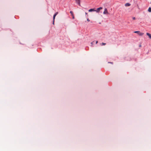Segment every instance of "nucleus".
<instances>
[{"label": "nucleus", "instance_id": "1", "mask_svg": "<svg viewBox=\"0 0 151 151\" xmlns=\"http://www.w3.org/2000/svg\"><path fill=\"white\" fill-rule=\"evenodd\" d=\"M134 33H137L140 36H142L143 35L144 33H142V32H140V31H134Z\"/></svg>", "mask_w": 151, "mask_h": 151}, {"label": "nucleus", "instance_id": "2", "mask_svg": "<svg viewBox=\"0 0 151 151\" xmlns=\"http://www.w3.org/2000/svg\"><path fill=\"white\" fill-rule=\"evenodd\" d=\"M103 14H109V13L108 12L107 9L106 8H105L104 9V10L103 12Z\"/></svg>", "mask_w": 151, "mask_h": 151}, {"label": "nucleus", "instance_id": "3", "mask_svg": "<svg viewBox=\"0 0 151 151\" xmlns=\"http://www.w3.org/2000/svg\"><path fill=\"white\" fill-rule=\"evenodd\" d=\"M103 8L102 7H100L99 8H98L96 10H95V11L97 13H99V11L100 10L102 9Z\"/></svg>", "mask_w": 151, "mask_h": 151}, {"label": "nucleus", "instance_id": "4", "mask_svg": "<svg viewBox=\"0 0 151 151\" xmlns=\"http://www.w3.org/2000/svg\"><path fill=\"white\" fill-rule=\"evenodd\" d=\"M76 1V2L77 3L78 5H80V0H75Z\"/></svg>", "mask_w": 151, "mask_h": 151}, {"label": "nucleus", "instance_id": "5", "mask_svg": "<svg viewBox=\"0 0 151 151\" xmlns=\"http://www.w3.org/2000/svg\"><path fill=\"white\" fill-rule=\"evenodd\" d=\"M146 35H147L148 36L150 39H151V34L148 33H147Z\"/></svg>", "mask_w": 151, "mask_h": 151}, {"label": "nucleus", "instance_id": "6", "mask_svg": "<svg viewBox=\"0 0 151 151\" xmlns=\"http://www.w3.org/2000/svg\"><path fill=\"white\" fill-rule=\"evenodd\" d=\"M95 10L94 9H91L88 10L89 12H91L92 11H95Z\"/></svg>", "mask_w": 151, "mask_h": 151}, {"label": "nucleus", "instance_id": "7", "mask_svg": "<svg viewBox=\"0 0 151 151\" xmlns=\"http://www.w3.org/2000/svg\"><path fill=\"white\" fill-rule=\"evenodd\" d=\"M130 5H131V4L129 3H127L125 5L126 6H130Z\"/></svg>", "mask_w": 151, "mask_h": 151}, {"label": "nucleus", "instance_id": "8", "mask_svg": "<svg viewBox=\"0 0 151 151\" xmlns=\"http://www.w3.org/2000/svg\"><path fill=\"white\" fill-rule=\"evenodd\" d=\"M148 11L149 12H151V8L149 7L148 9Z\"/></svg>", "mask_w": 151, "mask_h": 151}, {"label": "nucleus", "instance_id": "9", "mask_svg": "<svg viewBox=\"0 0 151 151\" xmlns=\"http://www.w3.org/2000/svg\"><path fill=\"white\" fill-rule=\"evenodd\" d=\"M70 13L71 14V15H73V12L72 11H70Z\"/></svg>", "mask_w": 151, "mask_h": 151}, {"label": "nucleus", "instance_id": "10", "mask_svg": "<svg viewBox=\"0 0 151 151\" xmlns=\"http://www.w3.org/2000/svg\"><path fill=\"white\" fill-rule=\"evenodd\" d=\"M106 45V43H103V42L101 44V45Z\"/></svg>", "mask_w": 151, "mask_h": 151}, {"label": "nucleus", "instance_id": "11", "mask_svg": "<svg viewBox=\"0 0 151 151\" xmlns=\"http://www.w3.org/2000/svg\"><path fill=\"white\" fill-rule=\"evenodd\" d=\"M72 18H73V19H74V18H75V17H74V14H73V15H72Z\"/></svg>", "mask_w": 151, "mask_h": 151}, {"label": "nucleus", "instance_id": "12", "mask_svg": "<svg viewBox=\"0 0 151 151\" xmlns=\"http://www.w3.org/2000/svg\"><path fill=\"white\" fill-rule=\"evenodd\" d=\"M58 14V12H57L55 13V14H56V16Z\"/></svg>", "mask_w": 151, "mask_h": 151}, {"label": "nucleus", "instance_id": "13", "mask_svg": "<svg viewBox=\"0 0 151 151\" xmlns=\"http://www.w3.org/2000/svg\"><path fill=\"white\" fill-rule=\"evenodd\" d=\"M55 17H53V20L54 21H55Z\"/></svg>", "mask_w": 151, "mask_h": 151}, {"label": "nucleus", "instance_id": "14", "mask_svg": "<svg viewBox=\"0 0 151 151\" xmlns=\"http://www.w3.org/2000/svg\"><path fill=\"white\" fill-rule=\"evenodd\" d=\"M132 19H133V20H135V17H133L132 18Z\"/></svg>", "mask_w": 151, "mask_h": 151}, {"label": "nucleus", "instance_id": "15", "mask_svg": "<svg viewBox=\"0 0 151 151\" xmlns=\"http://www.w3.org/2000/svg\"><path fill=\"white\" fill-rule=\"evenodd\" d=\"M87 21L88 22H89L90 21V20L88 19H87Z\"/></svg>", "mask_w": 151, "mask_h": 151}, {"label": "nucleus", "instance_id": "16", "mask_svg": "<svg viewBox=\"0 0 151 151\" xmlns=\"http://www.w3.org/2000/svg\"><path fill=\"white\" fill-rule=\"evenodd\" d=\"M56 14H54V15H53V17H55V16H56Z\"/></svg>", "mask_w": 151, "mask_h": 151}, {"label": "nucleus", "instance_id": "17", "mask_svg": "<svg viewBox=\"0 0 151 151\" xmlns=\"http://www.w3.org/2000/svg\"><path fill=\"white\" fill-rule=\"evenodd\" d=\"M98 43V41H96V44H97Z\"/></svg>", "mask_w": 151, "mask_h": 151}, {"label": "nucleus", "instance_id": "18", "mask_svg": "<svg viewBox=\"0 0 151 151\" xmlns=\"http://www.w3.org/2000/svg\"><path fill=\"white\" fill-rule=\"evenodd\" d=\"M93 42H91V44L92 45L93 44Z\"/></svg>", "mask_w": 151, "mask_h": 151}, {"label": "nucleus", "instance_id": "19", "mask_svg": "<svg viewBox=\"0 0 151 151\" xmlns=\"http://www.w3.org/2000/svg\"><path fill=\"white\" fill-rule=\"evenodd\" d=\"M54 21L53 20V24H54Z\"/></svg>", "mask_w": 151, "mask_h": 151}, {"label": "nucleus", "instance_id": "20", "mask_svg": "<svg viewBox=\"0 0 151 151\" xmlns=\"http://www.w3.org/2000/svg\"><path fill=\"white\" fill-rule=\"evenodd\" d=\"M109 63H111V64H113V63H112V62H109Z\"/></svg>", "mask_w": 151, "mask_h": 151}, {"label": "nucleus", "instance_id": "21", "mask_svg": "<svg viewBox=\"0 0 151 151\" xmlns=\"http://www.w3.org/2000/svg\"><path fill=\"white\" fill-rule=\"evenodd\" d=\"M86 14H87V13L86 12Z\"/></svg>", "mask_w": 151, "mask_h": 151}]
</instances>
